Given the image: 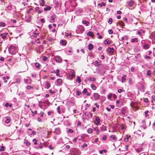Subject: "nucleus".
<instances>
[{
  "instance_id": "1",
  "label": "nucleus",
  "mask_w": 155,
  "mask_h": 155,
  "mask_svg": "<svg viewBox=\"0 0 155 155\" xmlns=\"http://www.w3.org/2000/svg\"><path fill=\"white\" fill-rule=\"evenodd\" d=\"M8 51L10 54L14 55L18 51V49L15 46L11 45L9 47Z\"/></svg>"
},
{
  "instance_id": "2",
  "label": "nucleus",
  "mask_w": 155,
  "mask_h": 155,
  "mask_svg": "<svg viewBox=\"0 0 155 155\" xmlns=\"http://www.w3.org/2000/svg\"><path fill=\"white\" fill-rule=\"evenodd\" d=\"M127 3L128 4V6L130 7L135 6L136 5V4L133 0H130L128 1Z\"/></svg>"
},
{
  "instance_id": "3",
  "label": "nucleus",
  "mask_w": 155,
  "mask_h": 155,
  "mask_svg": "<svg viewBox=\"0 0 155 155\" xmlns=\"http://www.w3.org/2000/svg\"><path fill=\"white\" fill-rule=\"evenodd\" d=\"M54 59L58 63H60L62 62V59L61 58V57L59 56H55Z\"/></svg>"
},
{
  "instance_id": "4",
  "label": "nucleus",
  "mask_w": 155,
  "mask_h": 155,
  "mask_svg": "<svg viewBox=\"0 0 155 155\" xmlns=\"http://www.w3.org/2000/svg\"><path fill=\"white\" fill-rule=\"evenodd\" d=\"M68 74L69 78H74L75 77V74L74 70H71L70 73Z\"/></svg>"
},
{
  "instance_id": "5",
  "label": "nucleus",
  "mask_w": 155,
  "mask_h": 155,
  "mask_svg": "<svg viewBox=\"0 0 155 155\" xmlns=\"http://www.w3.org/2000/svg\"><path fill=\"white\" fill-rule=\"evenodd\" d=\"M48 91L51 95H52L58 92L57 90L55 89L54 88H52L48 90Z\"/></svg>"
},
{
  "instance_id": "6",
  "label": "nucleus",
  "mask_w": 155,
  "mask_h": 155,
  "mask_svg": "<svg viewBox=\"0 0 155 155\" xmlns=\"http://www.w3.org/2000/svg\"><path fill=\"white\" fill-rule=\"evenodd\" d=\"M149 38L152 41H155V31L151 33L149 36Z\"/></svg>"
},
{
  "instance_id": "7",
  "label": "nucleus",
  "mask_w": 155,
  "mask_h": 155,
  "mask_svg": "<svg viewBox=\"0 0 155 155\" xmlns=\"http://www.w3.org/2000/svg\"><path fill=\"white\" fill-rule=\"evenodd\" d=\"M101 121V120L99 117L98 116L96 117L95 118V120H94V123L97 125H99Z\"/></svg>"
},
{
  "instance_id": "8",
  "label": "nucleus",
  "mask_w": 155,
  "mask_h": 155,
  "mask_svg": "<svg viewBox=\"0 0 155 155\" xmlns=\"http://www.w3.org/2000/svg\"><path fill=\"white\" fill-rule=\"evenodd\" d=\"M61 132L60 129L59 128H56L54 131V133L57 134H59Z\"/></svg>"
},
{
  "instance_id": "9",
  "label": "nucleus",
  "mask_w": 155,
  "mask_h": 155,
  "mask_svg": "<svg viewBox=\"0 0 155 155\" xmlns=\"http://www.w3.org/2000/svg\"><path fill=\"white\" fill-rule=\"evenodd\" d=\"M87 91L86 89L84 88L83 91H82V93L83 94H84L85 95L87 96H90L91 95V94L87 92Z\"/></svg>"
},
{
  "instance_id": "10",
  "label": "nucleus",
  "mask_w": 155,
  "mask_h": 155,
  "mask_svg": "<svg viewBox=\"0 0 155 155\" xmlns=\"http://www.w3.org/2000/svg\"><path fill=\"white\" fill-rule=\"evenodd\" d=\"M8 35V33H5L3 34H2L1 35V36L2 38L3 39H5L7 37V36Z\"/></svg>"
},
{
  "instance_id": "11",
  "label": "nucleus",
  "mask_w": 155,
  "mask_h": 155,
  "mask_svg": "<svg viewBox=\"0 0 155 155\" xmlns=\"http://www.w3.org/2000/svg\"><path fill=\"white\" fill-rule=\"evenodd\" d=\"M60 43L62 45L65 46L67 44V41L65 40H61L60 41Z\"/></svg>"
},
{
  "instance_id": "12",
  "label": "nucleus",
  "mask_w": 155,
  "mask_h": 155,
  "mask_svg": "<svg viewBox=\"0 0 155 155\" xmlns=\"http://www.w3.org/2000/svg\"><path fill=\"white\" fill-rule=\"evenodd\" d=\"M115 51V50L113 48H109L107 50L108 52L110 54H112Z\"/></svg>"
},
{
  "instance_id": "13",
  "label": "nucleus",
  "mask_w": 155,
  "mask_h": 155,
  "mask_svg": "<svg viewBox=\"0 0 155 155\" xmlns=\"http://www.w3.org/2000/svg\"><path fill=\"white\" fill-rule=\"evenodd\" d=\"M35 10L36 12H37L38 14H41L43 11L42 10H40V8L38 7L35 8Z\"/></svg>"
},
{
  "instance_id": "14",
  "label": "nucleus",
  "mask_w": 155,
  "mask_h": 155,
  "mask_svg": "<svg viewBox=\"0 0 155 155\" xmlns=\"http://www.w3.org/2000/svg\"><path fill=\"white\" fill-rule=\"evenodd\" d=\"M104 43L105 45H110L111 43L109 39H107L105 40Z\"/></svg>"
},
{
  "instance_id": "15",
  "label": "nucleus",
  "mask_w": 155,
  "mask_h": 155,
  "mask_svg": "<svg viewBox=\"0 0 155 155\" xmlns=\"http://www.w3.org/2000/svg\"><path fill=\"white\" fill-rule=\"evenodd\" d=\"M107 127L102 125L100 127L101 130L102 131H104L107 130Z\"/></svg>"
},
{
  "instance_id": "16",
  "label": "nucleus",
  "mask_w": 155,
  "mask_h": 155,
  "mask_svg": "<svg viewBox=\"0 0 155 155\" xmlns=\"http://www.w3.org/2000/svg\"><path fill=\"white\" fill-rule=\"evenodd\" d=\"M45 6H46V7L44 8V10L45 11H46L50 10L51 8V6L46 5Z\"/></svg>"
},
{
  "instance_id": "17",
  "label": "nucleus",
  "mask_w": 155,
  "mask_h": 155,
  "mask_svg": "<svg viewBox=\"0 0 155 155\" xmlns=\"http://www.w3.org/2000/svg\"><path fill=\"white\" fill-rule=\"evenodd\" d=\"M143 149L142 147L138 148L136 150V151L138 153H140L141 152L143 151Z\"/></svg>"
},
{
  "instance_id": "18",
  "label": "nucleus",
  "mask_w": 155,
  "mask_h": 155,
  "mask_svg": "<svg viewBox=\"0 0 155 155\" xmlns=\"http://www.w3.org/2000/svg\"><path fill=\"white\" fill-rule=\"evenodd\" d=\"M110 137L114 141L116 142L117 141V139L115 136L114 135H111Z\"/></svg>"
},
{
  "instance_id": "19",
  "label": "nucleus",
  "mask_w": 155,
  "mask_h": 155,
  "mask_svg": "<svg viewBox=\"0 0 155 155\" xmlns=\"http://www.w3.org/2000/svg\"><path fill=\"white\" fill-rule=\"evenodd\" d=\"M34 64H35V67L36 68H38L39 69H40L41 68V65L39 63H34Z\"/></svg>"
},
{
  "instance_id": "20",
  "label": "nucleus",
  "mask_w": 155,
  "mask_h": 155,
  "mask_svg": "<svg viewBox=\"0 0 155 155\" xmlns=\"http://www.w3.org/2000/svg\"><path fill=\"white\" fill-rule=\"evenodd\" d=\"M94 46L92 44H90L88 45V49L91 51L93 48Z\"/></svg>"
},
{
  "instance_id": "21",
  "label": "nucleus",
  "mask_w": 155,
  "mask_h": 155,
  "mask_svg": "<svg viewBox=\"0 0 155 155\" xmlns=\"http://www.w3.org/2000/svg\"><path fill=\"white\" fill-rule=\"evenodd\" d=\"M100 97V96L97 93H95L94 94V97L96 100L98 99Z\"/></svg>"
},
{
  "instance_id": "22",
  "label": "nucleus",
  "mask_w": 155,
  "mask_h": 155,
  "mask_svg": "<svg viewBox=\"0 0 155 155\" xmlns=\"http://www.w3.org/2000/svg\"><path fill=\"white\" fill-rule=\"evenodd\" d=\"M126 75H125L121 78V81L122 82H124L126 81Z\"/></svg>"
},
{
  "instance_id": "23",
  "label": "nucleus",
  "mask_w": 155,
  "mask_h": 155,
  "mask_svg": "<svg viewBox=\"0 0 155 155\" xmlns=\"http://www.w3.org/2000/svg\"><path fill=\"white\" fill-rule=\"evenodd\" d=\"M143 48L145 50H147L149 48V46L148 44H146L143 45Z\"/></svg>"
},
{
  "instance_id": "24",
  "label": "nucleus",
  "mask_w": 155,
  "mask_h": 155,
  "mask_svg": "<svg viewBox=\"0 0 155 155\" xmlns=\"http://www.w3.org/2000/svg\"><path fill=\"white\" fill-rule=\"evenodd\" d=\"M41 6H43L45 5V2L44 0H40L39 1Z\"/></svg>"
},
{
  "instance_id": "25",
  "label": "nucleus",
  "mask_w": 155,
  "mask_h": 155,
  "mask_svg": "<svg viewBox=\"0 0 155 155\" xmlns=\"http://www.w3.org/2000/svg\"><path fill=\"white\" fill-rule=\"evenodd\" d=\"M82 94V93L79 90L76 89V95L78 96H80Z\"/></svg>"
},
{
  "instance_id": "26",
  "label": "nucleus",
  "mask_w": 155,
  "mask_h": 155,
  "mask_svg": "<svg viewBox=\"0 0 155 155\" xmlns=\"http://www.w3.org/2000/svg\"><path fill=\"white\" fill-rule=\"evenodd\" d=\"M94 130L96 131L97 135H98L99 134V130L98 129V128L97 127H96L94 128Z\"/></svg>"
},
{
  "instance_id": "27",
  "label": "nucleus",
  "mask_w": 155,
  "mask_h": 155,
  "mask_svg": "<svg viewBox=\"0 0 155 155\" xmlns=\"http://www.w3.org/2000/svg\"><path fill=\"white\" fill-rule=\"evenodd\" d=\"M101 61H95L94 65L95 66L97 67L100 64Z\"/></svg>"
},
{
  "instance_id": "28",
  "label": "nucleus",
  "mask_w": 155,
  "mask_h": 155,
  "mask_svg": "<svg viewBox=\"0 0 155 155\" xmlns=\"http://www.w3.org/2000/svg\"><path fill=\"white\" fill-rule=\"evenodd\" d=\"M55 17H56V16L55 15H52L51 17V18L50 20V22H53L54 21V19H55Z\"/></svg>"
},
{
  "instance_id": "29",
  "label": "nucleus",
  "mask_w": 155,
  "mask_h": 155,
  "mask_svg": "<svg viewBox=\"0 0 155 155\" xmlns=\"http://www.w3.org/2000/svg\"><path fill=\"white\" fill-rule=\"evenodd\" d=\"M82 23L84 24H85L86 26H87L89 24V22L88 21L83 20L82 21Z\"/></svg>"
},
{
  "instance_id": "30",
  "label": "nucleus",
  "mask_w": 155,
  "mask_h": 155,
  "mask_svg": "<svg viewBox=\"0 0 155 155\" xmlns=\"http://www.w3.org/2000/svg\"><path fill=\"white\" fill-rule=\"evenodd\" d=\"M43 147V145L42 144L40 143V144L37 147H36L35 148L37 149H42Z\"/></svg>"
},
{
  "instance_id": "31",
  "label": "nucleus",
  "mask_w": 155,
  "mask_h": 155,
  "mask_svg": "<svg viewBox=\"0 0 155 155\" xmlns=\"http://www.w3.org/2000/svg\"><path fill=\"white\" fill-rule=\"evenodd\" d=\"M6 25L5 23L3 22H0V27H4Z\"/></svg>"
},
{
  "instance_id": "32",
  "label": "nucleus",
  "mask_w": 155,
  "mask_h": 155,
  "mask_svg": "<svg viewBox=\"0 0 155 155\" xmlns=\"http://www.w3.org/2000/svg\"><path fill=\"white\" fill-rule=\"evenodd\" d=\"M23 2H22V4L24 6L27 5H28V4L26 3L28 2V0H23Z\"/></svg>"
},
{
  "instance_id": "33",
  "label": "nucleus",
  "mask_w": 155,
  "mask_h": 155,
  "mask_svg": "<svg viewBox=\"0 0 155 155\" xmlns=\"http://www.w3.org/2000/svg\"><path fill=\"white\" fill-rule=\"evenodd\" d=\"M83 12V10L82 9H78L76 11V13L78 14H81Z\"/></svg>"
},
{
  "instance_id": "34",
  "label": "nucleus",
  "mask_w": 155,
  "mask_h": 155,
  "mask_svg": "<svg viewBox=\"0 0 155 155\" xmlns=\"http://www.w3.org/2000/svg\"><path fill=\"white\" fill-rule=\"evenodd\" d=\"M74 150L77 152L75 154H77L78 155H81V152L78 150L77 149H75Z\"/></svg>"
},
{
  "instance_id": "35",
  "label": "nucleus",
  "mask_w": 155,
  "mask_h": 155,
  "mask_svg": "<svg viewBox=\"0 0 155 155\" xmlns=\"http://www.w3.org/2000/svg\"><path fill=\"white\" fill-rule=\"evenodd\" d=\"M76 81L77 82H78V83H79L81 82V78L80 76H78L77 77V78L76 80Z\"/></svg>"
},
{
  "instance_id": "36",
  "label": "nucleus",
  "mask_w": 155,
  "mask_h": 155,
  "mask_svg": "<svg viewBox=\"0 0 155 155\" xmlns=\"http://www.w3.org/2000/svg\"><path fill=\"white\" fill-rule=\"evenodd\" d=\"M87 35L91 37H93L94 36V34L92 32L89 31L87 33Z\"/></svg>"
},
{
  "instance_id": "37",
  "label": "nucleus",
  "mask_w": 155,
  "mask_h": 155,
  "mask_svg": "<svg viewBox=\"0 0 155 155\" xmlns=\"http://www.w3.org/2000/svg\"><path fill=\"white\" fill-rule=\"evenodd\" d=\"M58 84L60 85L62 83V80L61 79H58L57 81Z\"/></svg>"
},
{
  "instance_id": "38",
  "label": "nucleus",
  "mask_w": 155,
  "mask_h": 155,
  "mask_svg": "<svg viewBox=\"0 0 155 155\" xmlns=\"http://www.w3.org/2000/svg\"><path fill=\"white\" fill-rule=\"evenodd\" d=\"M59 71L60 70L58 69H57L55 70V74L57 76H59Z\"/></svg>"
},
{
  "instance_id": "39",
  "label": "nucleus",
  "mask_w": 155,
  "mask_h": 155,
  "mask_svg": "<svg viewBox=\"0 0 155 155\" xmlns=\"http://www.w3.org/2000/svg\"><path fill=\"white\" fill-rule=\"evenodd\" d=\"M131 41L132 42H137L138 41L137 38H134L132 39L131 40Z\"/></svg>"
},
{
  "instance_id": "40",
  "label": "nucleus",
  "mask_w": 155,
  "mask_h": 155,
  "mask_svg": "<svg viewBox=\"0 0 155 155\" xmlns=\"http://www.w3.org/2000/svg\"><path fill=\"white\" fill-rule=\"evenodd\" d=\"M6 120H5V122L7 123L8 124L9 123L10 121V119L8 118V117H5Z\"/></svg>"
},
{
  "instance_id": "41",
  "label": "nucleus",
  "mask_w": 155,
  "mask_h": 155,
  "mask_svg": "<svg viewBox=\"0 0 155 155\" xmlns=\"http://www.w3.org/2000/svg\"><path fill=\"white\" fill-rule=\"evenodd\" d=\"M151 74V71L150 70H148L147 71V75L148 76H150Z\"/></svg>"
},
{
  "instance_id": "42",
  "label": "nucleus",
  "mask_w": 155,
  "mask_h": 155,
  "mask_svg": "<svg viewBox=\"0 0 155 155\" xmlns=\"http://www.w3.org/2000/svg\"><path fill=\"white\" fill-rule=\"evenodd\" d=\"M93 130L91 128H89L87 130V132L88 134H91Z\"/></svg>"
},
{
  "instance_id": "43",
  "label": "nucleus",
  "mask_w": 155,
  "mask_h": 155,
  "mask_svg": "<svg viewBox=\"0 0 155 155\" xmlns=\"http://www.w3.org/2000/svg\"><path fill=\"white\" fill-rule=\"evenodd\" d=\"M130 106L131 107H134L136 106L135 103L134 102H132L130 104Z\"/></svg>"
},
{
  "instance_id": "44",
  "label": "nucleus",
  "mask_w": 155,
  "mask_h": 155,
  "mask_svg": "<svg viewBox=\"0 0 155 155\" xmlns=\"http://www.w3.org/2000/svg\"><path fill=\"white\" fill-rule=\"evenodd\" d=\"M13 6L11 5H9L7 7V8L8 10H10L13 7Z\"/></svg>"
},
{
  "instance_id": "45",
  "label": "nucleus",
  "mask_w": 155,
  "mask_h": 155,
  "mask_svg": "<svg viewBox=\"0 0 155 155\" xmlns=\"http://www.w3.org/2000/svg\"><path fill=\"white\" fill-rule=\"evenodd\" d=\"M89 80L91 81H95L96 80V79L94 77H91L89 78Z\"/></svg>"
},
{
  "instance_id": "46",
  "label": "nucleus",
  "mask_w": 155,
  "mask_h": 155,
  "mask_svg": "<svg viewBox=\"0 0 155 155\" xmlns=\"http://www.w3.org/2000/svg\"><path fill=\"white\" fill-rule=\"evenodd\" d=\"M5 147L3 146H0V151H3L5 150Z\"/></svg>"
},
{
  "instance_id": "47",
  "label": "nucleus",
  "mask_w": 155,
  "mask_h": 155,
  "mask_svg": "<svg viewBox=\"0 0 155 155\" xmlns=\"http://www.w3.org/2000/svg\"><path fill=\"white\" fill-rule=\"evenodd\" d=\"M24 143L27 146H28L30 145V143L28 142L27 140L25 141Z\"/></svg>"
},
{
  "instance_id": "48",
  "label": "nucleus",
  "mask_w": 155,
  "mask_h": 155,
  "mask_svg": "<svg viewBox=\"0 0 155 155\" xmlns=\"http://www.w3.org/2000/svg\"><path fill=\"white\" fill-rule=\"evenodd\" d=\"M93 115V114L91 113H89L87 116L89 118H91Z\"/></svg>"
},
{
  "instance_id": "49",
  "label": "nucleus",
  "mask_w": 155,
  "mask_h": 155,
  "mask_svg": "<svg viewBox=\"0 0 155 155\" xmlns=\"http://www.w3.org/2000/svg\"><path fill=\"white\" fill-rule=\"evenodd\" d=\"M113 21V20L112 18H110L109 19L108 21V23L110 24H111L112 23Z\"/></svg>"
},
{
  "instance_id": "50",
  "label": "nucleus",
  "mask_w": 155,
  "mask_h": 155,
  "mask_svg": "<svg viewBox=\"0 0 155 155\" xmlns=\"http://www.w3.org/2000/svg\"><path fill=\"white\" fill-rule=\"evenodd\" d=\"M32 141L33 142L34 144L35 145H37L38 144L37 143V140L35 139H33V140Z\"/></svg>"
},
{
  "instance_id": "51",
  "label": "nucleus",
  "mask_w": 155,
  "mask_h": 155,
  "mask_svg": "<svg viewBox=\"0 0 155 155\" xmlns=\"http://www.w3.org/2000/svg\"><path fill=\"white\" fill-rule=\"evenodd\" d=\"M87 146V144L85 143H84L83 144L82 146H81V148L82 149H84L85 147H86Z\"/></svg>"
},
{
  "instance_id": "52",
  "label": "nucleus",
  "mask_w": 155,
  "mask_h": 155,
  "mask_svg": "<svg viewBox=\"0 0 155 155\" xmlns=\"http://www.w3.org/2000/svg\"><path fill=\"white\" fill-rule=\"evenodd\" d=\"M113 94H110L107 95V98L108 99H110L111 97H112Z\"/></svg>"
},
{
  "instance_id": "53",
  "label": "nucleus",
  "mask_w": 155,
  "mask_h": 155,
  "mask_svg": "<svg viewBox=\"0 0 155 155\" xmlns=\"http://www.w3.org/2000/svg\"><path fill=\"white\" fill-rule=\"evenodd\" d=\"M57 110L59 114L61 113V112L60 111V106H58V107L57 108Z\"/></svg>"
},
{
  "instance_id": "54",
  "label": "nucleus",
  "mask_w": 155,
  "mask_h": 155,
  "mask_svg": "<svg viewBox=\"0 0 155 155\" xmlns=\"http://www.w3.org/2000/svg\"><path fill=\"white\" fill-rule=\"evenodd\" d=\"M48 59V57L46 56H43V61H45L46 60H47Z\"/></svg>"
},
{
  "instance_id": "55",
  "label": "nucleus",
  "mask_w": 155,
  "mask_h": 155,
  "mask_svg": "<svg viewBox=\"0 0 155 155\" xmlns=\"http://www.w3.org/2000/svg\"><path fill=\"white\" fill-rule=\"evenodd\" d=\"M149 113V111H147L145 112V116L146 117H148L149 116V114H148Z\"/></svg>"
},
{
  "instance_id": "56",
  "label": "nucleus",
  "mask_w": 155,
  "mask_h": 155,
  "mask_svg": "<svg viewBox=\"0 0 155 155\" xmlns=\"http://www.w3.org/2000/svg\"><path fill=\"white\" fill-rule=\"evenodd\" d=\"M108 32L110 34H112L113 33V31L111 29H109L108 31Z\"/></svg>"
},
{
  "instance_id": "57",
  "label": "nucleus",
  "mask_w": 155,
  "mask_h": 155,
  "mask_svg": "<svg viewBox=\"0 0 155 155\" xmlns=\"http://www.w3.org/2000/svg\"><path fill=\"white\" fill-rule=\"evenodd\" d=\"M143 101L144 102L147 103L148 102V100L147 98H144L143 99Z\"/></svg>"
},
{
  "instance_id": "58",
  "label": "nucleus",
  "mask_w": 155,
  "mask_h": 155,
  "mask_svg": "<svg viewBox=\"0 0 155 155\" xmlns=\"http://www.w3.org/2000/svg\"><path fill=\"white\" fill-rule=\"evenodd\" d=\"M144 58L145 59H150L151 58V57L150 56H148L147 55L144 56Z\"/></svg>"
},
{
  "instance_id": "59",
  "label": "nucleus",
  "mask_w": 155,
  "mask_h": 155,
  "mask_svg": "<svg viewBox=\"0 0 155 155\" xmlns=\"http://www.w3.org/2000/svg\"><path fill=\"white\" fill-rule=\"evenodd\" d=\"M9 78V77L8 76H4L3 77V79L8 80Z\"/></svg>"
},
{
  "instance_id": "60",
  "label": "nucleus",
  "mask_w": 155,
  "mask_h": 155,
  "mask_svg": "<svg viewBox=\"0 0 155 155\" xmlns=\"http://www.w3.org/2000/svg\"><path fill=\"white\" fill-rule=\"evenodd\" d=\"M30 82H31V81L29 79L26 80H25V83H27L28 84V83L30 84Z\"/></svg>"
},
{
  "instance_id": "61",
  "label": "nucleus",
  "mask_w": 155,
  "mask_h": 155,
  "mask_svg": "<svg viewBox=\"0 0 155 155\" xmlns=\"http://www.w3.org/2000/svg\"><path fill=\"white\" fill-rule=\"evenodd\" d=\"M107 138V136L106 135H104L103 136V137H102V139L103 140H106Z\"/></svg>"
},
{
  "instance_id": "62",
  "label": "nucleus",
  "mask_w": 155,
  "mask_h": 155,
  "mask_svg": "<svg viewBox=\"0 0 155 155\" xmlns=\"http://www.w3.org/2000/svg\"><path fill=\"white\" fill-rule=\"evenodd\" d=\"M49 148L50 150H52L54 149V147H52L51 145H50L49 146Z\"/></svg>"
},
{
  "instance_id": "63",
  "label": "nucleus",
  "mask_w": 155,
  "mask_h": 155,
  "mask_svg": "<svg viewBox=\"0 0 155 155\" xmlns=\"http://www.w3.org/2000/svg\"><path fill=\"white\" fill-rule=\"evenodd\" d=\"M0 155H9L6 152H3Z\"/></svg>"
},
{
  "instance_id": "64",
  "label": "nucleus",
  "mask_w": 155,
  "mask_h": 155,
  "mask_svg": "<svg viewBox=\"0 0 155 155\" xmlns=\"http://www.w3.org/2000/svg\"><path fill=\"white\" fill-rule=\"evenodd\" d=\"M68 132L71 133H73L74 132L73 130L71 129H69L68 131Z\"/></svg>"
}]
</instances>
